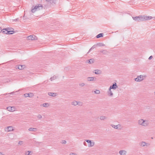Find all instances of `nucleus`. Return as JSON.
<instances>
[{
    "label": "nucleus",
    "mask_w": 155,
    "mask_h": 155,
    "mask_svg": "<svg viewBox=\"0 0 155 155\" xmlns=\"http://www.w3.org/2000/svg\"><path fill=\"white\" fill-rule=\"evenodd\" d=\"M42 8L43 6L41 4H38L35 6H33L30 12V15H32V13H34L37 11L42 9Z\"/></svg>",
    "instance_id": "f257e3e1"
},
{
    "label": "nucleus",
    "mask_w": 155,
    "mask_h": 155,
    "mask_svg": "<svg viewBox=\"0 0 155 155\" xmlns=\"http://www.w3.org/2000/svg\"><path fill=\"white\" fill-rule=\"evenodd\" d=\"M138 124L139 125L146 127L148 125L149 123L148 120L141 119L138 120Z\"/></svg>",
    "instance_id": "f03ea898"
},
{
    "label": "nucleus",
    "mask_w": 155,
    "mask_h": 155,
    "mask_svg": "<svg viewBox=\"0 0 155 155\" xmlns=\"http://www.w3.org/2000/svg\"><path fill=\"white\" fill-rule=\"evenodd\" d=\"M146 76L144 75H141L138 76L136 78H135L134 80L137 82H140L142 81L146 78Z\"/></svg>",
    "instance_id": "7ed1b4c3"
},
{
    "label": "nucleus",
    "mask_w": 155,
    "mask_h": 155,
    "mask_svg": "<svg viewBox=\"0 0 155 155\" xmlns=\"http://www.w3.org/2000/svg\"><path fill=\"white\" fill-rule=\"evenodd\" d=\"M132 18L135 21H143V15H140L136 17H132Z\"/></svg>",
    "instance_id": "20e7f679"
},
{
    "label": "nucleus",
    "mask_w": 155,
    "mask_h": 155,
    "mask_svg": "<svg viewBox=\"0 0 155 155\" xmlns=\"http://www.w3.org/2000/svg\"><path fill=\"white\" fill-rule=\"evenodd\" d=\"M85 141L88 143V146L89 147H93L94 145V142L89 140H86Z\"/></svg>",
    "instance_id": "39448f33"
},
{
    "label": "nucleus",
    "mask_w": 155,
    "mask_h": 155,
    "mask_svg": "<svg viewBox=\"0 0 155 155\" xmlns=\"http://www.w3.org/2000/svg\"><path fill=\"white\" fill-rule=\"evenodd\" d=\"M27 39L31 40H37V38L35 35H32L28 36Z\"/></svg>",
    "instance_id": "423d86ee"
},
{
    "label": "nucleus",
    "mask_w": 155,
    "mask_h": 155,
    "mask_svg": "<svg viewBox=\"0 0 155 155\" xmlns=\"http://www.w3.org/2000/svg\"><path fill=\"white\" fill-rule=\"evenodd\" d=\"M111 126L112 127L116 129H120L121 128V125L120 124H118L116 125L112 124L111 125Z\"/></svg>",
    "instance_id": "0eeeda50"
},
{
    "label": "nucleus",
    "mask_w": 155,
    "mask_h": 155,
    "mask_svg": "<svg viewBox=\"0 0 155 155\" xmlns=\"http://www.w3.org/2000/svg\"><path fill=\"white\" fill-rule=\"evenodd\" d=\"M24 96L26 97H29L31 98L34 96V94L32 93H26L24 94Z\"/></svg>",
    "instance_id": "6e6552de"
},
{
    "label": "nucleus",
    "mask_w": 155,
    "mask_h": 155,
    "mask_svg": "<svg viewBox=\"0 0 155 155\" xmlns=\"http://www.w3.org/2000/svg\"><path fill=\"white\" fill-rule=\"evenodd\" d=\"M14 130L12 126H9L5 129V131L7 132L11 131Z\"/></svg>",
    "instance_id": "1a4fd4ad"
},
{
    "label": "nucleus",
    "mask_w": 155,
    "mask_h": 155,
    "mask_svg": "<svg viewBox=\"0 0 155 155\" xmlns=\"http://www.w3.org/2000/svg\"><path fill=\"white\" fill-rule=\"evenodd\" d=\"M153 18L151 16L143 15V21L148 20L152 19Z\"/></svg>",
    "instance_id": "9d476101"
},
{
    "label": "nucleus",
    "mask_w": 155,
    "mask_h": 155,
    "mask_svg": "<svg viewBox=\"0 0 155 155\" xmlns=\"http://www.w3.org/2000/svg\"><path fill=\"white\" fill-rule=\"evenodd\" d=\"M107 95L109 96L112 97L113 96V94L112 91L111 90V89L109 88L108 91H107Z\"/></svg>",
    "instance_id": "9b49d317"
},
{
    "label": "nucleus",
    "mask_w": 155,
    "mask_h": 155,
    "mask_svg": "<svg viewBox=\"0 0 155 155\" xmlns=\"http://www.w3.org/2000/svg\"><path fill=\"white\" fill-rule=\"evenodd\" d=\"M117 84L116 83H115L114 84L110 86L109 88L110 89H113L114 90L115 89L117 88Z\"/></svg>",
    "instance_id": "f8f14e48"
},
{
    "label": "nucleus",
    "mask_w": 155,
    "mask_h": 155,
    "mask_svg": "<svg viewBox=\"0 0 155 155\" xmlns=\"http://www.w3.org/2000/svg\"><path fill=\"white\" fill-rule=\"evenodd\" d=\"M140 146L142 147H144L145 146H148L150 145V144L147 143L146 142L144 141H142L140 143Z\"/></svg>",
    "instance_id": "ddd939ff"
},
{
    "label": "nucleus",
    "mask_w": 155,
    "mask_h": 155,
    "mask_svg": "<svg viewBox=\"0 0 155 155\" xmlns=\"http://www.w3.org/2000/svg\"><path fill=\"white\" fill-rule=\"evenodd\" d=\"M120 155H126L127 151L125 150H120L119 151Z\"/></svg>",
    "instance_id": "4468645a"
},
{
    "label": "nucleus",
    "mask_w": 155,
    "mask_h": 155,
    "mask_svg": "<svg viewBox=\"0 0 155 155\" xmlns=\"http://www.w3.org/2000/svg\"><path fill=\"white\" fill-rule=\"evenodd\" d=\"M48 94L50 96L53 97H56L57 95V93L53 92H49L48 93Z\"/></svg>",
    "instance_id": "2eb2a0df"
},
{
    "label": "nucleus",
    "mask_w": 155,
    "mask_h": 155,
    "mask_svg": "<svg viewBox=\"0 0 155 155\" xmlns=\"http://www.w3.org/2000/svg\"><path fill=\"white\" fill-rule=\"evenodd\" d=\"M95 79H96L95 77H88L87 78V80L89 81H93Z\"/></svg>",
    "instance_id": "dca6fc26"
},
{
    "label": "nucleus",
    "mask_w": 155,
    "mask_h": 155,
    "mask_svg": "<svg viewBox=\"0 0 155 155\" xmlns=\"http://www.w3.org/2000/svg\"><path fill=\"white\" fill-rule=\"evenodd\" d=\"M93 72L97 74H99L101 73V71L100 70H95Z\"/></svg>",
    "instance_id": "f3484780"
},
{
    "label": "nucleus",
    "mask_w": 155,
    "mask_h": 155,
    "mask_svg": "<svg viewBox=\"0 0 155 155\" xmlns=\"http://www.w3.org/2000/svg\"><path fill=\"white\" fill-rule=\"evenodd\" d=\"M7 109L8 111H13L15 110V108L14 107H8Z\"/></svg>",
    "instance_id": "a211bd4d"
},
{
    "label": "nucleus",
    "mask_w": 155,
    "mask_h": 155,
    "mask_svg": "<svg viewBox=\"0 0 155 155\" xmlns=\"http://www.w3.org/2000/svg\"><path fill=\"white\" fill-rule=\"evenodd\" d=\"M38 130V129L36 128L30 127L28 129V130L29 131H36Z\"/></svg>",
    "instance_id": "6ab92c4d"
},
{
    "label": "nucleus",
    "mask_w": 155,
    "mask_h": 155,
    "mask_svg": "<svg viewBox=\"0 0 155 155\" xmlns=\"http://www.w3.org/2000/svg\"><path fill=\"white\" fill-rule=\"evenodd\" d=\"M94 61V59H91L89 60H87V62L89 63V64H92L93 63Z\"/></svg>",
    "instance_id": "aec40b11"
},
{
    "label": "nucleus",
    "mask_w": 155,
    "mask_h": 155,
    "mask_svg": "<svg viewBox=\"0 0 155 155\" xmlns=\"http://www.w3.org/2000/svg\"><path fill=\"white\" fill-rule=\"evenodd\" d=\"M107 117L104 116H101L100 117V119L101 120H104L107 119Z\"/></svg>",
    "instance_id": "412c9836"
},
{
    "label": "nucleus",
    "mask_w": 155,
    "mask_h": 155,
    "mask_svg": "<svg viewBox=\"0 0 155 155\" xmlns=\"http://www.w3.org/2000/svg\"><path fill=\"white\" fill-rule=\"evenodd\" d=\"M79 103H80V102H78L76 101H74L71 103V104L73 105L76 106L78 105Z\"/></svg>",
    "instance_id": "4be33fe9"
},
{
    "label": "nucleus",
    "mask_w": 155,
    "mask_h": 155,
    "mask_svg": "<svg viewBox=\"0 0 155 155\" xmlns=\"http://www.w3.org/2000/svg\"><path fill=\"white\" fill-rule=\"evenodd\" d=\"M8 31H7L6 33V34H12L14 32V31H9L8 30Z\"/></svg>",
    "instance_id": "5701e85b"
},
{
    "label": "nucleus",
    "mask_w": 155,
    "mask_h": 155,
    "mask_svg": "<svg viewBox=\"0 0 155 155\" xmlns=\"http://www.w3.org/2000/svg\"><path fill=\"white\" fill-rule=\"evenodd\" d=\"M25 67V65H19L18 67V68L19 70H22L24 69Z\"/></svg>",
    "instance_id": "b1692460"
},
{
    "label": "nucleus",
    "mask_w": 155,
    "mask_h": 155,
    "mask_svg": "<svg viewBox=\"0 0 155 155\" xmlns=\"http://www.w3.org/2000/svg\"><path fill=\"white\" fill-rule=\"evenodd\" d=\"M100 52L102 53L103 54H107L108 53V51L107 50H101L100 51Z\"/></svg>",
    "instance_id": "393cba45"
},
{
    "label": "nucleus",
    "mask_w": 155,
    "mask_h": 155,
    "mask_svg": "<svg viewBox=\"0 0 155 155\" xmlns=\"http://www.w3.org/2000/svg\"><path fill=\"white\" fill-rule=\"evenodd\" d=\"M49 105V104L48 103H44L43 104V107H48Z\"/></svg>",
    "instance_id": "a878e982"
},
{
    "label": "nucleus",
    "mask_w": 155,
    "mask_h": 155,
    "mask_svg": "<svg viewBox=\"0 0 155 155\" xmlns=\"http://www.w3.org/2000/svg\"><path fill=\"white\" fill-rule=\"evenodd\" d=\"M103 36V33H100L97 35L96 37L97 38H98Z\"/></svg>",
    "instance_id": "bb28decb"
},
{
    "label": "nucleus",
    "mask_w": 155,
    "mask_h": 155,
    "mask_svg": "<svg viewBox=\"0 0 155 155\" xmlns=\"http://www.w3.org/2000/svg\"><path fill=\"white\" fill-rule=\"evenodd\" d=\"M57 76L55 75H54L53 77H51L50 78V80L51 81H52L56 79L57 78Z\"/></svg>",
    "instance_id": "cd10ccee"
},
{
    "label": "nucleus",
    "mask_w": 155,
    "mask_h": 155,
    "mask_svg": "<svg viewBox=\"0 0 155 155\" xmlns=\"http://www.w3.org/2000/svg\"><path fill=\"white\" fill-rule=\"evenodd\" d=\"M7 29L8 28L3 29L2 30H1V31H2L3 33L6 34L7 31H8Z\"/></svg>",
    "instance_id": "c85d7f7f"
},
{
    "label": "nucleus",
    "mask_w": 155,
    "mask_h": 155,
    "mask_svg": "<svg viewBox=\"0 0 155 155\" xmlns=\"http://www.w3.org/2000/svg\"><path fill=\"white\" fill-rule=\"evenodd\" d=\"M97 45L100 47L104 46L105 45L103 43H99L97 44Z\"/></svg>",
    "instance_id": "c756f323"
},
{
    "label": "nucleus",
    "mask_w": 155,
    "mask_h": 155,
    "mask_svg": "<svg viewBox=\"0 0 155 155\" xmlns=\"http://www.w3.org/2000/svg\"><path fill=\"white\" fill-rule=\"evenodd\" d=\"M94 92L95 94H99L100 93V91L98 90H96V91H94Z\"/></svg>",
    "instance_id": "7c9ffc66"
},
{
    "label": "nucleus",
    "mask_w": 155,
    "mask_h": 155,
    "mask_svg": "<svg viewBox=\"0 0 155 155\" xmlns=\"http://www.w3.org/2000/svg\"><path fill=\"white\" fill-rule=\"evenodd\" d=\"M31 152V151H27L25 152V155H30V153Z\"/></svg>",
    "instance_id": "2f4dec72"
},
{
    "label": "nucleus",
    "mask_w": 155,
    "mask_h": 155,
    "mask_svg": "<svg viewBox=\"0 0 155 155\" xmlns=\"http://www.w3.org/2000/svg\"><path fill=\"white\" fill-rule=\"evenodd\" d=\"M85 85V84L84 83H81L79 84V86L81 87H84Z\"/></svg>",
    "instance_id": "473e14b6"
},
{
    "label": "nucleus",
    "mask_w": 155,
    "mask_h": 155,
    "mask_svg": "<svg viewBox=\"0 0 155 155\" xmlns=\"http://www.w3.org/2000/svg\"><path fill=\"white\" fill-rule=\"evenodd\" d=\"M37 117L38 119H41L42 118V117L41 115L38 114L37 116Z\"/></svg>",
    "instance_id": "72a5a7b5"
},
{
    "label": "nucleus",
    "mask_w": 155,
    "mask_h": 155,
    "mask_svg": "<svg viewBox=\"0 0 155 155\" xmlns=\"http://www.w3.org/2000/svg\"><path fill=\"white\" fill-rule=\"evenodd\" d=\"M23 144V141H19L18 142V144L20 145H22Z\"/></svg>",
    "instance_id": "f704fd0d"
},
{
    "label": "nucleus",
    "mask_w": 155,
    "mask_h": 155,
    "mask_svg": "<svg viewBox=\"0 0 155 155\" xmlns=\"http://www.w3.org/2000/svg\"><path fill=\"white\" fill-rule=\"evenodd\" d=\"M69 155H77V154L75 153H71L69 154Z\"/></svg>",
    "instance_id": "c9c22d12"
},
{
    "label": "nucleus",
    "mask_w": 155,
    "mask_h": 155,
    "mask_svg": "<svg viewBox=\"0 0 155 155\" xmlns=\"http://www.w3.org/2000/svg\"><path fill=\"white\" fill-rule=\"evenodd\" d=\"M13 21H19V19L18 18H17L15 19H14Z\"/></svg>",
    "instance_id": "e433bc0d"
},
{
    "label": "nucleus",
    "mask_w": 155,
    "mask_h": 155,
    "mask_svg": "<svg viewBox=\"0 0 155 155\" xmlns=\"http://www.w3.org/2000/svg\"><path fill=\"white\" fill-rule=\"evenodd\" d=\"M62 143L63 144H65L66 143V141L65 140H63Z\"/></svg>",
    "instance_id": "4c0bfd02"
},
{
    "label": "nucleus",
    "mask_w": 155,
    "mask_h": 155,
    "mask_svg": "<svg viewBox=\"0 0 155 155\" xmlns=\"http://www.w3.org/2000/svg\"><path fill=\"white\" fill-rule=\"evenodd\" d=\"M153 58V56H150L149 58L148 59L149 60Z\"/></svg>",
    "instance_id": "58836bf2"
},
{
    "label": "nucleus",
    "mask_w": 155,
    "mask_h": 155,
    "mask_svg": "<svg viewBox=\"0 0 155 155\" xmlns=\"http://www.w3.org/2000/svg\"><path fill=\"white\" fill-rule=\"evenodd\" d=\"M78 105H79L80 106H81L82 105V103L80 102V103H79Z\"/></svg>",
    "instance_id": "ea45409f"
},
{
    "label": "nucleus",
    "mask_w": 155,
    "mask_h": 155,
    "mask_svg": "<svg viewBox=\"0 0 155 155\" xmlns=\"http://www.w3.org/2000/svg\"><path fill=\"white\" fill-rule=\"evenodd\" d=\"M91 49H91V48H90V49H89V51H88V52L87 53H89V52H90L91 51Z\"/></svg>",
    "instance_id": "a19ab883"
},
{
    "label": "nucleus",
    "mask_w": 155,
    "mask_h": 155,
    "mask_svg": "<svg viewBox=\"0 0 155 155\" xmlns=\"http://www.w3.org/2000/svg\"><path fill=\"white\" fill-rule=\"evenodd\" d=\"M95 48V46L94 45H93L91 48V49H93L94 48Z\"/></svg>",
    "instance_id": "79ce46f5"
},
{
    "label": "nucleus",
    "mask_w": 155,
    "mask_h": 155,
    "mask_svg": "<svg viewBox=\"0 0 155 155\" xmlns=\"http://www.w3.org/2000/svg\"><path fill=\"white\" fill-rule=\"evenodd\" d=\"M0 155H4V154L2 152H0Z\"/></svg>",
    "instance_id": "37998d69"
},
{
    "label": "nucleus",
    "mask_w": 155,
    "mask_h": 155,
    "mask_svg": "<svg viewBox=\"0 0 155 155\" xmlns=\"http://www.w3.org/2000/svg\"><path fill=\"white\" fill-rule=\"evenodd\" d=\"M85 144H86V143L84 142V144L85 145V146H86V145H85Z\"/></svg>",
    "instance_id": "c03bdc74"
},
{
    "label": "nucleus",
    "mask_w": 155,
    "mask_h": 155,
    "mask_svg": "<svg viewBox=\"0 0 155 155\" xmlns=\"http://www.w3.org/2000/svg\"><path fill=\"white\" fill-rule=\"evenodd\" d=\"M47 2H49L51 0H45Z\"/></svg>",
    "instance_id": "a18cd8bd"
},
{
    "label": "nucleus",
    "mask_w": 155,
    "mask_h": 155,
    "mask_svg": "<svg viewBox=\"0 0 155 155\" xmlns=\"http://www.w3.org/2000/svg\"><path fill=\"white\" fill-rule=\"evenodd\" d=\"M1 28L0 27V33L1 32Z\"/></svg>",
    "instance_id": "49530a36"
},
{
    "label": "nucleus",
    "mask_w": 155,
    "mask_h": 155,
    "mask_svg": "<svg viewBox=\"0 0 155 155\" xmlns=\"http://www.w3.org/2000/svg\"><path fill=\"white\" fill-rule=\"evenodd\" d=\"M154 94L155 95V91L154 92Z\"/></svg>",
    "instance_id": "de8ad7c7"
},
{
    "label": "nucleus",
    "mask_w": 155,
    "mask_h": 155,
    "mask_svg": "<svg viewBox=\"0 0 155 155\" xmlns=\"http://www.w3.org/2000/svg\"><path fill=\"white\" fill-rule=\"evenodd\" d=\"M12 93H10V94H12Z\"/></svg>",
    "instance_id": "09e8293b"
},
{
    "label": "nucleus",
    "mask_w": 155,
    "mask_h": 155,
    "mask_svg": "<svg viewBox=\"0 0 155 155\" xmlns=\"http://www.w3.org/2000/svg\"><path fill=\"white\" fill-rule=\"evenodd\" d=\"M153 18H154V19H155V17H153Z\"/></svg>",
    "instance_id": "8fccbe9b"
}]
</instances>
